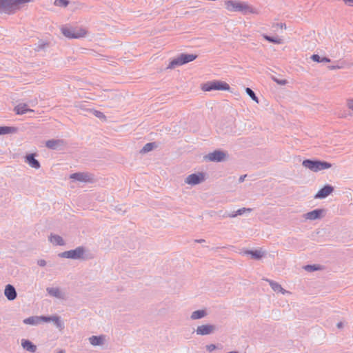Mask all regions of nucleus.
Instances as JSON below:
<instances>
[{"instance_id":"nucleus-1","label":"nucleus","mask_w":353,"mask_h":353,"mask_svg":"<svg viewBox=\"0 0 353 353\" xmlns=\"http://www.w3.org/2000/svg\"><path fill=\"white\" fill-rule=\"evenodd\" d=\"M225 9L229 12H240L243 14L259 13L258 10L245 1L239 0H226L224 2Z\"/></svg>"},{"instance_id":"nucleus-2","label":"nucleus","mask_w":353,"mask_h":353,"mask_svg":"<svg viewBox=\"0 0 353 353\" xmlns=\"http://www.w3.org/2000/svg\"><path fill=\"white\" fill-rule=\"evenodd\" d=\"M62 34L69 39H79L87 34V30L81 26H63L61 28Z\"/></svg>"},{"instance_id":"nucleus-3","label":"nucleus","mask_w":353,"mask_h":353,"mask_svg":"<svg viewBox=\"0 0 353 353\" xmlns=\"http://www.w3.org/2000/svg\"><path fill=\"white\" fill-rule=\"evenodd\" d=\"M201 89L203 92H210L213 90L229 91L230 87V85L225 81L220 80H213L202 83L201 85Z\"/></svg>"},{"instance_id":"nucleus-4","label":"nucleus","mask_w":353,"mask_h":353,"mask_svg":"<svg viewBox=\"0 0 353 353\" xmlns=\"http://www.w3.org/2000/svg\"><path fill=\"white\" fill-rule=\"evenodd\" d=\"M86 249L83 246H79L74 250L61 252L58 254L60 258L70 259L73 260H85Z\"/></svg>"},{"instance_id":"nucleus-5","label":"nucleus","mask_w":353,"mask_h":353,"mask_svg":"<svg viewBox=\"0 0 353 353\" xmlns=\"http://www.w3.org/2000/svg\"><path fill=\"white\" fill-rule=\"evenodd\" d=\"M302 165L313 172H319L323 170L329 169L332 167V164L326 161H312L305 159L303 161Z\"/></svg>"},{"instance_id":"nucleus-6","label":"nucleus","mask_w":353,"mask_h":353,"mask_svg":"<svg viewBox=\"0 0 353 353\" xmlns=\"http://www.w3.org/2000/svg\"><path fill=\"white\" fill-rule=\"evenodd\" d=\"M196 58V56L194 54H181L179 57L170 62L169 67L174 68L176 65H181L194 61Z\"/></svg>"},{"instance_id":"nucleus-7","label":"nucleus","mask_w":353,"mask_h":353,"mask_svg":"<svg viewBox=\"0 0 353 353\" xmlns=\"http://www.w3.org/2000/svg\"><path fill=\"white\" fill-rule=\"evenodd\" d=\"M216 327L213 325H201L197 327L196 330H195L197 335H208L212 334L214 330Z\"/></svg>"},{"instance_id":"nucleus-8","label":"nucleus","mask_w":353,"mask_h":353,"mask_svg":"<svg viewBox=\"0 0 353 353\" xmlns=\"http://www.w3.org/2000/svg\"><path fill=\"white\" fill-rule=\"evenodd\" d=\"M43 322H53L55 326L60 330L64 329V323L59 316H43Z\"/></svg>"},{"instance_id":"nucleus-9","label":"nucleus","mask_w":353,"mask_h":353,"mask_svg":"<svg viewBox=\"0 0 353 353\" xmlns=\"http://www.w3.org/2000/svg\"><path fill=\"white\" fill-rule=\"evenodd\" d=\"M205 179V176L203 173H198V174H192L189 175L185 180V182L188 184L190 185H196L198 184L202 181H203Z\"/></svg>"},{"instance_id":"nucleus-10","label":"nucleus","mask_w":353,"mask_h":353,"mask_svg":"<svg viewBox=\"0 0 353 353\" xmlns=\"http://www.w3.org/2000/svg\"><path fill=\"white\" fill-rule=\"evenodd\" d=\"M226 155L223 152L216 150L208 154L205 158L210 161H221L225 159Z\"/></svg>"},{"instance_id":"nucleus-11","label":"nucleus","mask_w":353,"mask_h":353,"mask_svg":"<svg viewBox=\"0 0 353 353\" xmlns=\"http://www.w3.org/2000/svg\"><path fill=\"white\" fill-rule=\"evenodd\" d=\"M334 190V188L330 185H325L323 188L319 190L316 194L315 195V198L316 199H323L330 195Z\"/></svg>"},{"instance_id":"nucleus-12","label":"nucleus","mask_w":353,"mask_h":353,"mask_svg":"<svg viewBox=\"0 0 353 353\" xmlns=\"http://www.w3.org/2000/svg\"><path fill=\"white\" fill-rule=\"evenodd\" d=\"M4 294L9 301L14 300L17 296L14 287L10 284H8L6 286Z\"/></svg>"},{"instance_id":"nucleus-13","label":"nucleus","mask_w":353,"mask_h":353,"mask_svg":"<svg viewBox=\"0 0 353 353\" xmlns=\"http://www.w3.org/2000/svg\"><path fill=\"white\" fill-rule=\"evenodd\" d=\"M324 214V210L321 209L314 210L312 212H310L305 214V219L309 220H315L321 219L323 217V214Z\"/></svg>"},{"instance_id":"nucleus-14","label":"nucleus","mask_w":353,"mask_h":353,"mask_svg":"<svg viewBox=\"0 0 353 353\" xmlns=\"http://www.w3.org/2000/svg\"><path fill=\"white\" fill-rule=\"evenodd\" d=\"M24 324L37 325L40 324L41 322H43V316H30L28 318L25 319L23 321Z\"/></svg>"},{"instance_id":"nucleus-15","label":"nucleus","mask_w":353,"mask_h":353,"mask_svg":"<svg viewBox=\"0 0 353 353\" xmlns=\"http://www.w3.org/2000/svg\"><path fill=\"white\" fill-rule=\"evenodd\" d=\"M46 291L48 294L52 297L60 299H64V294L60 290L59 288H47Z\"/></svg>"},{"instance_id":"nucleus-16","label":"nucleus","mask_w":353,"mask_h":353,"mask_svg":"<svg viewBox=\"0 0 353 353\" xmlns=\"http://www.w3.org/2000/svg\"><path fill=\"white\" fill-rule=\"evenodd\" d=\"M21 346L23 349L32 353L37 351V346L28 339L21 340Z\"/></svg>"},{"instance_id":"nucleus-17","label":"nucleus","mask_w":353,"mask_h":353,"mask_svg":"<svg viewBox=\"0 0 353 353\" xmlns=\"http://www.w3.org/2000/svg\"><path fill=\"white\" fill-rule=\"evenodd\" d=\"M26 162L32 168L39 169L40 164L39 161L35 159L34 154H30L26 157Z\"/></svg>"},{"instance_id":"nucleus-18","label":"nucleus","mask_w":353,"mask_h":353,"mask_svg":"<svg viewBox=\"0 0 353 353\" xmlns=\"http://www.w3.org/2000/svg\"><path fill=\"white\" fill-rule=\"evenodd\" d=\"M243 254H250L251 255V257L256 260L261 259L265 254V252H263L261 250H245L243 252Z\"/></svg>"},{"instance_id":"nucleus-19","label":"nucleus","mask_w":353,"mask_h":353,"mask_svg":"<svg viewBox=\"0 0 353 353\" xmlns=\"http://www.w3.org/2000/svg\"><path fill=\"white\" fill-rule=\"evenodd\" d=\"M49 241L54 245H63L65 241L61 236L57 234H51L49 236Z\"/></svg>"},{"instance_id":"nucleus-20","label":"nucleus","mask_w":353,"mask_h":353,"mask_svg":"<svg viewBox=\"0 0 353 353\" xmlns=\"http://www.w3.org/2000/svg\"><path fill=\"white\" fill-rule=\"evenodd\" d=\"M268 281L274 292H281L283 294H285L287 292V291L284 290L279 283L272 280H268Z\"/></svg>"},{"instance_id":"nucleus-21","label":"nucleus","mask_w":353,"mask_h":353,"mask_svg":"<svg viewBox=\"0 0 353 353\" xmlns=\"http://www.w3.org/2000/svg\"><path fill=\"white\" fill-rule=\"evenodd\" d=\"M14 111L17 114H23L28 112H32V110L28 108L26 103H20L14 108Z\"/></svg>"},{"instance_id":"nucleus-22","label":"nucleus","mask_w":353,"mask_h":353,"mask_svg":"<svg viewBox=\"0 0 353 353\" xmlns=\"http://www.w3.org/2000/svg\"><path fill=\"white\" fill-rule=\"evenodd\" d=\"M103 336H92L89 338L90 343L94 346L103 345Z\"/></svg>"},{"instance_id":"nucleus-23","label":"nucleus","mask_w":353,"mask_h":353,"mask_svg":"<svg viewBox=\"0 0 353 353\" xmlns=\"http://www.w3.org/2000/svg\"><path fill=\"white\" fill-rule=\"evenodd\" d=\"M207 315V312L205 310H199L193 312L190 316L191 319L196 320L201 319Z\"/></svg>"},{"instance_id":"nucleus-24","label":"nucleus","mask_w":353,"mask_h":353,"mask_svg":"<svg viewBox=\"0 0 353 353\" xmlns=\"http://www.w3.org/2000/svg\"><path fill=\"white\" fill-rule=\"evenodd\" d=\"M70 178L80 181H88L90 180L89 176L84 173L72 174L70 175Z\"/></svg>"},{"instance_id":"nucleus-25","label":"nucleus","mask_w":353,"mask_h":353,"mask_svg":"<svg viewBox=\"0 0 353 353\" xmlns=\"http://www.w3.org/2000/svg\"><path fill=\"white\" fill-rule=\"evenodd\" d=\"M17 131V129L14 127L10 126H0V135L12 134Z\"/></svg>"},{"instance_id":"nucleus-26","label":"nucleus","mask_w":353,"mask_h":353,"mask_svg":"<svg viewBox=\"0 0 353 353\" xmlns=\"http://www.w3.org/2000/svg\"><path fill=\"white\" fill-rule=\"evenodd\" d=\"M263 37L265 40L273 43L281 44L283 43V39L281 38H274L265 34Z\"/></svg>"},{"instance_id":"nucleus-27","label":"nucleus","mask_w":353,"mask_h":353,"mask_svg":"<svg viewBox=\"0 0 353 353\" xmlns=\"http://www.w3.org/2000/svg\"><path fill=\"white\" fill-rule=\"evenodd\" d=\"M321 265H307L304 266V270L307 272H314L321 270Z\"/></svg>"},{"instance_id":"nucleus-28","label":"nucleus","mask_w":353,"mask_h":353,"mask_svg":"<svg viewBox=\"0 0 353 353\" xmlns=\"http://www.w3.org/2000/svg\"><path fill=\"white\" fill-rule=\"evenodd\" d=\"M60 141L57 140H49L46 141V145L48 148L54 149L59 144Z\"/></svg>"},{"instance_id":"nucleus-29","label":"nucleus","mask_w":353,"mask_h":353,"mask_svg":"<svg viewBox=\"0 0 353 353\" xmlns=\"http://www.w3.org/2000/svg\"><path fill=\"white\" fill-rule=\"evenodd\" d=\"M155 145L154 143H149L144 145V147L142 148L141 152L142 153H146L150 151H151L154 148Z\"/></svg>"},{"instance_id":"nucleus-30","label":"nucleus","mask_w":353,"mask_h":353,"mask_svg":"<svg viewBox=\"0 0 353 353\" xmlns=\"http://www.w3.org/2000/svg\"><path fill=\"white\" fill-rule=\"evenodd\" d=\"M246 93L252 98V100H254L255 102L259 103V99L256 97L254 92L249 88H247L245 89Z\"/></svg>"},{"instance_id":"nucleus-31","label":"nucleus","mask_w":353,"mask_h":353,"mask_svg":"<svg viewBox=\"0 0 353 353\" xmlns=\"http://www.w3.org/2000/svg\"><path fill=\"white\" fill-rule=\"evenodd\" d=\"M54 3L57 6L66 7L68 5V1L67 0H55Z\"/></svg>"},{"instance_id":"nucleus-32","label":"nucleus","mask_w":353,"mask_h":353,"mask_svg":"<svg viewBox=\"0 0 353 353\" xmlns=\"http://www.w3.org/2000/svg\"><path fill=\"white\" fill-rule=\"evenodd\" d=\"M346 106L347 109L351 111H353V97L348 98L346 100Z\"/></svg>"},{"instance_id":"nucleus-33","label":"nucleus","mask_w":353,"mask_h":353,"mask_svg":"<svg viewBox=\"0 0 353 353\" xmlns=\"http://www.w3.org/2000/svg\"><path fill=\"white\" fill-rule=\"evenodd\" d=\"M93 114L95 117L101 119H103V120H105L106 117L103 114V112H100V111H97V110H94L93 111Z\"/></svg>"},{"instance_id":"nucleus-34","label":"nucleus","mask_w":353,"mask_h":353,"mask_svg":"<svg viewBox=\"0 0 353 353\" xmlns=\"http://www.w3.org/2000/svg\"><path fill=\"white\" fill-rule=\"evenodd\" d=\"M205 347H206V350L210 352H211L216 349V346L214 344L207 345Z\"/></svg>"},{"instance_id":"nucleus-35","label":"nucleus","mask_w":353,"mask_h":353,"mask_svg":"<svg viewBox=\"0 0 353 353\" xmlns=\"http://www.w3.org/2000/svg\"><path fill=\"white\" fill-rule=\"evenodd\" d=\"M311 59L315 61V62H321V57H320V56H319L318 54H313L312 57H311Z\"/></svg>"},{"instance_id":"nucleus-36","label":"nucleus","mask_w":353,"mask_h":353,"mask_svg":"<svg viewBox=\"0 0 353 353\" xmlns=\"http://www.w3.org/2000/svg\"><path fill=\"white\" fill-rule=\"evenodd\" d=\"M37 264L41 267H44L46 265L47 263L44 259H39L37 261Z\"/></svg>"},{"instance_id":"nucleus-37","label":"nucleus","mask_w":353,"mask_h":353,"mask_svg":"<svg viewBox=\"0 0 353 353\" xmlns=\"http://www.w3.org/2000/svg\"><path fill=\"white\" fill-rule=\"evenodd\" d=\"M345 4L353 7V0H343Z\"/></svg>"},{"instance_id":"nucleus-38","label":"nucleus","mask_w":353,"mask_h":353,"mask_svg":"<svg viewBox=\"0 0 353 353\" xmlns=\"http://www.w3.org/2000/svg\"><path fill=\"white\" fill-rule=\"evenodd\" d=\"M321 62L329 63V62H330V59L329 58H327V57H323V58L321 59Z\"/></svg>"},{"instance_id":"nucleus-39","label":"nucleus","mask_w":353,"mask_h":353,"mask_svg":"<svg viewBox=\"0 0 353 353\" xmlns=\"http://www.w3.org/2000/svg\"><path fill=\"white\" fill-rule=\"evenodd\" d=\"M245 211H249V212H250V209H245V208H243V209H241V210H238V213H239V214H241L243 213V212H245Z\"/></svg>"},{"instance_id":"nucleus-40","label":"nucleus","mask_w":353,"mask_h":353,"mask_svg":"<svg viewBox=\"0 0 353 353\" xmlns=\"http://www.w3.org/2000/svg\"><path fill=\"white\" fill-rule=\"evenodd\" d=\"M336 326H337V327H338V328H339V329H340V328H342V327H343V323H342V322H339V323H337Z\"/></svg>"},{"instance_id":"nucleus-41","label":"nucleus","mask_w":353,"mask_h":353,"mask_svg":"<svg viewBox=\"0 0 353 353\" xmlns=\"http://www.w3.org/2000/svg\"><path fill=\"white\" fill-rule=\"evenodd\" d=\"M194 241L196 242V243H201L205 242V240L201 239H196Z\"/></svg>"},{"instance_id":"nucleus-42","label":"nucleus","mask_w":353,"mask_h":353,"mask_svg":"<svg viewBox=\"0 0 353 353\" xmlns=\"http://www.w3.org/2000/svg\"><path fill=\"white\" fill-rule=\"evenodd\" d=\"M245 177H246V175L241 176L239 179L240 181H243L244 180Z\"/></svg>"},{"instance_id":"nucleus-43","label":"nucleus","mask_w":353,"mask_h":353,"mask_svg":"<svg viewBox=\"0 0 353 353\" xmlns=\"http://www.w3.org/2000/svg\"><path fill=\"white\" fill-rule=\"evenodd\" d=\"M280 26H281V28H286V27H285V24H283V23H281V24H280Z\"/></svg>"},{"instance_id":"nucleus-44","label":"nucleus","mask_w":353,"mask_h":353,"mask_svg":"<svg viewBox=\"0 0 353 353\" xmlns=\"http://www.w3.org/2000/svg\"><path fill=\"white\" fill-rule=\"evenodd\" d=\"M57 353H65L64 350H59Z\"/></svg>"},{"instance_id":"nucleus-45","label":"nucleus","mask_w":353,"mask_h":353,"mask_svg":"<svg viewBox=\"0 0 353 353\" xmlns=\"http://www.w3.org/2000/svg\"><path fill=\"white\" fill-rule=\"evenodd\" d=\"M336 68H339V67H334V66L331 68V69H336Z\"/></svg>"}]
</instances>
